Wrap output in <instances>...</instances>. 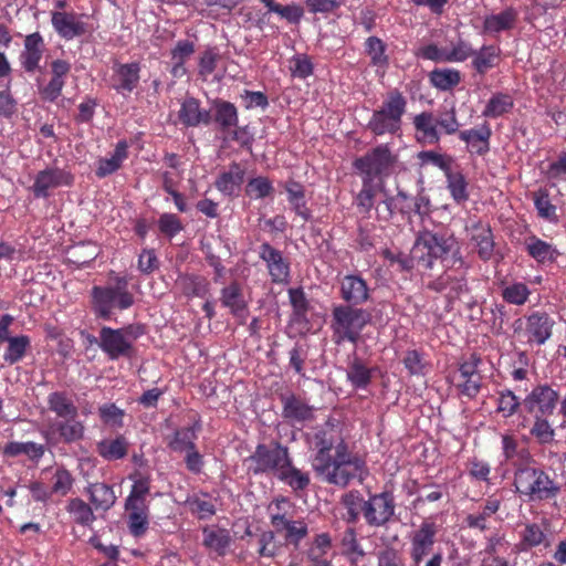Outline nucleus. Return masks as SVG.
Returning a JSON list of instances; mask_svg holds the SVG:
<instances>
[{"label":"nucleus","instance_id":"obj_1","mask_svg":"<svg viewBox=\"0 0 566 566\" xmlns=\"http://www.w3.org/2000/svg\"><path fill=\"white\" fill-rule=\"evenodd\" d=\"M306 442L314 452L312 469L323 482L344 489L352 481L363 483L368 476L365 455L354 451L331 421L306 433Z\"/></svg>","mask_w":566,"mask_h":566},{"label":"nucleus","instance_id":"obj_2","mask_svg":"<svg viewBox=\"0 0 566 566\" xmlns=\"http://www.w3.org/2000/svg\"><path fill=\"white\" fill-rule=\"evenodd\" d=\"M412 255L417 265L423 270H433L437 263L444 268H462L464 264L460 243L448 229L419 231Z\"/></svg>","mask_w":566,"mask_h":566},{"label":"nucleus","instance_id":"obj_3","mask_svg":"<svg viewBox=\"0 0 566 566\" xmlns=\"http://www.w3.org/2000/svg\"><path fill=\"white\" fill-rule=\"evenodd\" d=\"M115 285H94L91 289V310L97 319L111 321L114 310L126 311L135 304V296L128 290V279L116 276Z\"/></svg>","mask_w":566,"mask_h":566},{"label":"nucleus","instance_id":"obj_4","mask_svg":"<svg viewBox=\"0 0 566 566\" xmlns=\"http://www.w3.org/2000/svg\"><path fill=\"white\" fill-rule=\"evenodd\" d=\"M370 322V314L361 308L350 305L336 304L332 307L329 329L332 342L336 346L345 343L357 345L363 331Z\"/></svg>","mask_w":566,"mask_h":566},{"label":"nucleus","instance_id":"obj_5","mask_svg":"<svg viewBox=\"0 0 566 566\" xmlns=\"http://www.w3.org/2000/svg\"><path fill=\"white\" fill-rule=\"evenodd\" d=\"M407 104L406 96L399 90L389 91L379 108L373 112L367 129L376 136L400 135Z\"/></svg>","mask_w":566,"mask_h":566},{"label":"nucleus","instance_id":"obj_6","mask_svg":"<svg viewBox=\"0 0 566 566\" xmlns=\"http://www.w3.org/2000/svg\"><path fill=\"white\" fill-rule=\"evenodd\" d=\"M516 491L527 496L530 501H547L555 499L560 492V485L542 468L523 465L514 474Z\"/></svg>","mask_w":566,"mask_h":566},{"label":"nucleus","instance_id":"obj_7","mask_svg":"<svg viewBox=\"0 0 566 566\" xmlns=\"http://www.w3.org/2000/svg\"><path fill=\"white\" fill-rule=\"evenodd\" d=\"M291 459L287 447L279 441H272L269 444L259 443L247 461L251 463L249 470L254 475L274 474L277 478Z\"/></svg>","mask_w":566,"mask_h":566},{"label":"nucleus","instance_id":"obj_8","mask_svg":"<svg viewBox=\"0 0 566 566\" xmlns=\"http://www.w3.org/2000/svg\"><path fill=\"white\" fill-rule=\"evenodd\" d=\"M438 525L432 521H423L410 536L411 566H441L443 556L441 552L432 556L422 565L424 557L430 555L437 541Z\"/></svg>","mask_w":566,"mask_h":566},{"label":"nucleus","instance_id":"obj_9","mask_svg":"<svg viewBox=\"0 0 566 566\" xmlns=\"http://www.w3.org/2000/svg\"><path fill=\"white\" fill-rule=\"evenodd\" d=\"M395 161L396 157L388 145L381 144L356 158L353 167L358 171L361 180L384 184V178L390 174Z\"/></svg>","mask_w":566,"mask_h":566},{"label":"nucleus","instance_id":"obj_10","mask_svg":"<svg viewBox=\"0 0 566 566\" xmlns=\"http://www.w3.org/2000/svg\"><path fill=\"white\" fill-rule=\"evenodd\" d=\"M481 365L482 358L478 353L463 356L457 363V370L451 377V382L461 396L474 399L480 394L483 385Z\"/></svg>","mask_w":566,"mask_h":566},{"label":"nucleus","instance_id":"obj_11","mask_svg":"<svg viewBox=\"0 0 566 566\" xmlns=\"http://www.w3.org/2000/svg\"><path fill=\"white\" fill-rule=\"evenodd\" d=\"M91 19L92 17L86 13L74 11H53L51 14L54 31L66 41L93 33L96 27L91 22Z\"/></svg>","mask_w":566,"mask_h":566},{"label":"nucleus","instance_id":"obj_12","mask_svg":"<svg viewBox=\"0 0 566 566\" xmlns=\"http://www.w3.org/2000/svg\"><path fill=\"white\" fill-rule=\"evenodd\" d=\"M558 403V389L552 384L538 382L525 395L523 409L528 415L553 416Z\"/></svg>","mask_w":566,"mask_h":566},{"label":"nucleus","instance_id":"obj_13","mask_svg":"<svg viewBox=\"0 0 566 566\" xmlns=\"http://www.w3.org/2000/svg\"><path fill=\"white\" fill-rule=\"evenodd\" d=\"M396 512V502L392 492L369 493L365 501L364 520L370 527L387 525Z\"/></svg>","mask_w":566,"mask_h":566},{"label":"nucleus","instance_id":"obj_14","mask_svg":"<svg viewBox=\"0 0 566 566\" xmlns=\"http://www.w3.org/2000/svg\"><path fill=\"white\" fill-rule=\"evenodd\" d=\"M91 343H98L99 348L111 360H117L120 357L130 358L134 354V345L130 339H126L119 328L103 326L99 331L98 340L96 337H88Z\"/></svg>","mask_w":566,"mask_h":566},{"label":"nucleus","instance_id":"obj_15","mask_svg":"<svg viewBox=\"0 0 566 566\" xmlns=\"http://www.w3.org/2000/svg\"><path fill=\"white\" fill-rule=\"evenodd\" d=\"M451 269L452 268H447L444 272L428 281L426 284L428 290L434 293L444 294L449 303L459 300L462 295L470 292L467 272L463 271L455 274Z\"/></svg>","mask_w":566,"mask_h":566},{"label":"nucleus","instance_id":"obj_16","mask_svg":"<svg viewBox=\"0 0 566 566\" xmlns=\"http://www.w3.org/2000/svg\"><path fill=\"white\" fill-rule=\"evenodd\" d=\"M73 182L74 176L71 171L59 167H48L35 175L31 191L35 198L46 199L51 196L52 190L71 187Z\"/></svg>","mask_w":566,"mask_h":566},{"label":"nucleus","instance_id":"obj_17","mask_svg":"<svg viewBox=\"0 0 566 566\" xmlns=\"http://www.w3.org/2000/svg\"><path fill=\"white\" fill-rule=\"evenodd\" d=\"M554 318L544 311H535L525 316L524 336L528 345L542 346L553 335Z\"/></svg>","mask_w":566,"mask_h":566},{"label":"nucleus","instance_id":"obj_18","mask_svg":"<svg viewBox=\"0 0 566 566\" xmlns=\"http://www.w3.org/2000/svg\"><path fill=\"white\" fill-rule=\"evenodd\" d=\"M259 256L265 262L271 281L275 284H286L290 280V262L283 253L269 242H263L259 248Z\"/></svg>","mask_w":566,"mask_h":566},{"label":"nucleus","instance_id":"obj_19","mask_svg":"<svg viewBox=\"0 0 566 566\" xmlns=\"http://www.w3.org/2000/svg\"><path fill=\"white\" fill-rule=\"evenodd\" d=\"M112 87L119 94H130L140 82L142 64L138 61L128 63L114 62L112 66Z\"/></svg>","mask_w":566,"mask_h":566},{"label":"nucleus","instance_id":"obj_20","mask_svg":"<svg viewBox=\"0 0 566 566\" xmlns=\"http://www.w3.org/2000/svg\"><path fill=\"white\" fill-rule=\"evenodd\" d=\"M339 296L343 305L360 307L370 300V289L359 274H347L339 281Z\"/></svg>","mask_w":566,"mask_h":566},{"label":"nucleus","instance_id":"obj_21","mask_svg":"<svg viewBox=\"0 0 566 566\" xmlns=\"http://www.w3.org/2000/svg\"><path fill=\"white\" fill-rule=\"evenodd\" d=\"M270 523L276 534L282 535L286 545L298 547L301 542L308 535V526L304 520H292L285 514H272Z\"/></svg>","mask_w":566,"mask_h":566},{"label":"nucleus","instance_id":"obj_22","mask_svg":"<svg viewBox=\"0 0 566 566\" xmlns=\"http://www.w3.org/2000/svg\"><path fill=\"white\" fill-rule=\"evenodd\" d=\"M549 523L543 520L542 523H526L518 532V542L515 547L518 552H530L533 548L551 546L549 537L547 534Z\"/></svg>","mask_w":566,"mask_h":566},{"label":"nucleus","instance_id":"obj_23","mask_svg":"<svg viewBox=\"0 0 566 566\" xmlns=\"http://www.w3.org/2000/svg\"><path fill=\"white\" fill-rule=\"evenodd\" d=\"M45 51V43L40 32L25 35L23 50L19 55L21 67L27 73H34L40 67V62Z\"/></svg>","mask_w":566,"mask_h":566},{"label":"nucleus","instance_id":"obj_24","mask_svg":"<svg viewBox=\"0 0 566 566\" xmlns=\"http://www.w3.org/2000/svg\"><path fill=\"white\" fill-rule=\"evenodd\" d=\"M458 136L461 142L467 144L468 151L471 155L483 157L491 149L492 129L488 122L476 128L461 130Z\"/></svg>","mask_w":566,"mask_h":566},{"label":"nucleus","instance_id":"obj_25","mask_svg":"<svg viewBox=\"0 0 566 566\" xmlns=\"http://www.w3.org/2000/svg\"><path fill=\"white\" fill-rule=\"evenodd\" d=\"M178 118L186 127L209 125L211 122L210 111L201 108L200 101L193 96L184 98L178 111Z\"/></svg>","mask_w":566,"mask_h":566},{"label":"nucleus","instance_id":"obj_26","mask_svg":"<svg viewBox=\"0 0 566 566\" xmlns=\"http://www.w3.org/2000/svg\"><path fill=\"white\" fill-rule=\"evenodd\" d=\"M281 402L282 416L286 420L305 422L314 418V408L294 394L281 396Z\"/></svg>","mask_w":566,"mask_h":566},{"label":"nucleus","instance_id":"obj_27","mask_svg":"<svg viewBox=\"0 0 566 566\" xmlns=\"http://www.w3.org/2000/svg\"><path fill=\"white\" fill-rule=\"evenodd\" d=\"M471 241L476 247L478 256L486 262L494 254V235L489 223L476 221L471 226Z\"/></svg>","mask_w":566,"mask_h":566},{"label":"nucleus","instance_id":"obj_28","mask_svg":"<svg viewBox=\"0 0 566 566\" xmlns=\"http://www.w3.org/2000/svg\"><path fill=\"white\" fill-rule=\"evenodd\" d=\"M245 176V169L239 163H231L227 171L221 172L214 181L216 188L227 197L238 195Z\"/></svg>","mask_w":566,"mask_h":566},{"label":"nucleus","instance_id":"obj_29","mask_svg":"<svg viewBox=\"0 0 566 566\" xmlns=\"http://www.w3.org/2000/svg\"><path fill=\"white\" fill-rule=\"evenodd\" d=\"M175 286L187 298L205 297L210 291V283L205 276L189 273H180Z\"/></svg>","mask_w":566,"mask_h":566},{"label":"nucleus","instance_id":"obj_30","mask_svg":"<svg viewBox=\"0 0 566 566\" xmlns=\"http://www.w3.org/2000/svg\"><path fill=\"white\" fill-rule=\"evenodd\" d=\"M517 20V10L513 7H509L496 14L486 15L483 21V32L488 34H499L504 31H511L515 28Z\"/></svg>","mask_w":566,"mask_h":566},{"label":"nucleus","instance_id":"obj_31","mask_svg":"<svg viewBox=\"0 0 566 566\" xmlns=\"http://www.w3.org/2000/svg\"><path fill=\"white\" fill-rule=\"evenodd\" d=\"M417 138L423 144L434 145L440 140L437 117L431 112H421L413 118Z\"/></svg>","mask_w":566,"mask_h":566},{"label":"nucleus","instance_id":"obj_32","mask_svg":"<svg viewBox=\"0 0 566 566\" xmlns=\"http://www.w3.org/2000/svg\"><path fill=\"white\" fill-rule=\"evenodd\" d=\"M502 504V500L495 495L489 496L482 510L478 513L468 514L464 518V523L469 528L485 532L490 528L489 518L495 514Z\"/></svg>","mask_w":566,"mask_h":566},{"label":"nucleus","instance_id":"obj_33","mask_svg":"<svg viewBox=\"0 0 566 566\" xmlns=\"http://www.w3.org/2000/svg\"><path fill=\"white\" fill-rule=\"evenodd\" d=\"M129 442L123 436L105 438L96 443L97 454L106 461L122 460L128 454Z\"/></svg>","mask_w":566,"mask_h":566},{"label":"nucleus","instance_id":"obj_34","mask_svg":"<svg viewBox=\"0 0 566 566\" xmlns=\"http://www.w3.org/2000/svg\"><path fill=\"white\" fill-rule=\"evenodd\" d=\"M284 189L287 195V201L295 214L301 217L305 222L310 221L312 219V211L307 207L303 185L291 179L285 182Z\"/></svg>","mask_w":566,"mask_h":566},{"label":"nucleus","instance_id":"obj_35","mask_svg":"<svg viewBox=\"0 0 566 566\" xmlns=\"http://www.w3.org/2000/svg\"><path fill=\"white\" fill-rule=\"evenodd\" d=\"M86 493L96 511L111 510L117 500L114 488L103 482L90 483Z\"/></svg>","mask_w":566,"mask_h":566},{"label":"nucleus","instance_id":"obj_36","mask_svg":"<svg viewBox=\"0 0 566 566\" xmlns=\"http://www.w3.org/2000/svg\"><path fill=\"white\" fill-rule=\"evenodd\" d=\"M213 120L221 132L229 133L233 127L238 126L239 113L233 103L216 99L213 102Z\"/></svg>","mask_w":566,"mask_h":566},{"label":"nucleus","instance_id":"obj_37","mask_svg":"<svg viewBox=\"0 0 566 566\" xmlns=\"http://www.w3.org/2000/svg\"><path fill=\"white\" fill-rule=\"evenodd\" d=\"M532 200L539 219L553 224L559 222L557 206L553 203L549 190L547 188L541 187L533 191Z\"/></svg>","mask_w":566,"mask_h":566},{"label":"nucleus","instance_id":"obj_38","mask_svg":"<svg viewBox=\"0 0 566 566\" xmlns=\"http://www.w3.org/2000/svg\"><path fill=\"white\" fill-rule=\"evenodd\" d=\"M501 59V49L496 45H482L480 50L472 55V67L480 75H485L490 70L494 69Z\"/></svg>","mask_w":566,"mask_h":566},{"label":"nucleus","instance_id":"obj_39","mask_svg":"<svg viewBox=\"0 0 566 566\" xmlns=\"http://www.w3.org/2000/svg\"><path fill=\"white\" fill-rule=\"evenodd\" d=\"M525 250L531 258L542 264L554 262L559 254L553 244L539 239L535 234L525 239Z\"/></svg>","mask_w":566,"mask_h":566},{"label":"nucleus","instance_id":"obj_40","mask_svg":"<svg viewBox=\"0 0 566 566\" xmlns=\"http://www.w3.org/2000/svg\"><path fill=\"white\" fill-rule=\"evenodd\" d=\"M366 499L360 491L350 490L340 496V504L345 509L342 520L347 524H356L360 514L364 516V506Z\"/></svg>","mask_w":566,"mask_h":566},{"label":"nucleus","instance_id":"obj_41","mask_svg":"<svg viewBox=\"0 0 566 566\" xmlns=\"http://www.w3.org/2000/svg\"><path fill=\"white\" fill-rule=\"evenodd\" d=\"M60 440L65 444L78 442L84 439L85 426L77 417H70L57 421L54 426Z\"/></svg>","mask_w":566,"mask_h":566},{"label":"nucleus","instance_id":"obj_42","mask_svg":"<svg viewBox=\"0 0 566 566\" xmlns=\"http://www.w3.org/2000/svg\"><path fill=\"white\" fill-rule=\"evenodd\" d=\"M342 554L347 558L352 566H358V563L365 557L366 553L357 538V532L354 527H347L340 538Z\"/></svg>","mask_w":566,"mask_h":566},{"label":"nucleus","instance_id":"obj_43","mask_svg":"<svg viewBox=\"0 0 566 566\" xmlns=\"http://www.w3.org/2000/svg\"><path fill=\"white\" fill-rule=\"evenodd\" d=\"M332 548V537L328 533L317 534L307 551V558L313 566H331L327 553Z\"/></svg>","mask_w":566,"mask_h":566},{"label":"nucleus","instance_id":"obj_44","mask_svg":"<svg viewBox=\"0 0 566 566\" xmlns=\"http://www.w3.org/2000/svg\"><path fill=\"white\" fill-rule=\"evenodd\" d=\"M447 189L450 192L451 198L458 205H463L469 200L470 193L468 190L469 184L465 176L461 170H453L450 168L444 172Z\"/></svg>","mask_w":566,"mask_h":566},{"label":"nucleus","instance_id":"obj_45","mask_svg":"<svg viewBox=\"0 0 566 566\" xmlns=\"http://www.w3.org/2000/svg\"><path fill=\"white\" fill-rule=\"evenodd\" d=\"M203 541L202 544L208 549L214 551L219 556H224L232 538L226 528H211L205 526L202 528Z\"/></svg>","mask_w":566,"mask_h":566},{"label":"nucleus","instance_id":"obj_46","mask_svg":"<svg viewBox=\"0 0 566 566\" xmlns=\"http://www.w3.org/2000/svg\"><path fill=\"white\" fill-rule=\"evenodd\" d=\"M514 98L509 93L496 92L488 101L482 115L486 118H499L512 112Z\"/></svg>","mask_w":566,"mask_h":566},{"label":"nucleus","instance_id":"obj_47","mask_svg":"<svg viewBox=\"0 0 566 566\" xmlns=\"http://www.w3.org/2000/svg\"><path fill=\"white\" fill-rule=\"evenodd\" d=\"M199 423L177 429L168 442V447L175 452H187L196 447Z\"/></svg>","mask_w":566,"mask_h":566},{"label":"nucleus","instance_id":"obj_48","mask_svg":"<svg viewBox=\"0 0 566 566\" xmlns=\"http://www.w3.org/2000/svg\"><path fill=\"white\" fill-rule=\"evenodd\" d=\"M521 408H523V400L513 390L505 388L496 391L495 411L502 418H512Z\"/></svg>","mask_w":566,"mask_h":566},{"label":"nucleus","instance_id":"obj_49","mask_svg":"<svg viewBox=\"0 0 566 566\" xmlns=\"http://www.w3.org/2000/svg\"><path fill=\"white\" fill-rule=\"evenodd\" d=\"M49 410L54 412L56 417L66 419L77 417L78 410L74 402L64 391H53L48 396Z\"/></svg>","mask_w":566,"mask_h":566},{"label":"nucleus","instance_id":"obj_50","mask_svg":"<svg viewBox=\"0 0 566 566\" xmlns=\"http://www.w3.org/2000/svg\"><path fill=\"white\" fill-rule=\"evenodd\" d=\"M346 375L354 388L366 389L371 382L373 369L367 367L359 357H354L348 365Z\"/></svg>","mask_w":566,"mask_h":566},{"label":"nucleus","instance_id":"obj_51","mask_svg":"<svg viewBox=\"0 0 566 566\" xmlns=\"http://www.w3.org/2000/svg\"><path fill=\"white\" fill-rule=\"evenodd\" d=\"M220 302L230 313L248 306L243 289L237 281H232L229 285L221 289Z\"/></svg>","mask_w":566,"mask_h":566},{"label":"nucleus","instance_id":"obj_52","mask_svg":"<svg viewBox=\"0 0 566 566\" xmlns=\"http://www.w3.org/2000/svg\"><path fill=\"white\" fill-rule=\"evenodd\" d=\"M501 296L507 304L522 306L531 295L530 287L523 282L506 283L504 281L500 284Z\"/></svg>","mask_w":566,"mask_h":566},{"label":"nucleus","instance_id":"obj_53","mask_svg":"<svg viewBox=\"0 0 566 566\" xmlns=\"http://www.w3.org/2000/svg\"><path fill=\"white\" fill-rule=\"evenodd\" d=\"M533 418V424L530 429V434L539 444H549L555 439V429L553 428L549 418L552 416L530 415Z\"/></svg>","mask_w":566,"mask_h":566},{"label":"nucleus","instance_id":"obj_54","mask_svg":"<svg viewBox=\"0 0 566 566\" xmlns=\"http://www.w3.org/2000/svg\"><path fill=\"white\" fill-rule=\"evenodd\" d=\"M6 342L8 346L3 354V360L9 365L22 360L31 346V339L28 335L12 336Z\"/></svg>","mask_w":566,"mask_h":566},{"label":"nucleus","instance_id":"obj_55","mask_svg":"<svg viewBox=\"0 0 566 566\" xmlns=\"http://www.w3.org/2000/svg\"><path fill=\"white\" fill-rule=\"evenodd\" d=\"M361 189L355 198V203L360 212L369 214L371 211L377 193L384 188L382 182H370L361 180Z\"/></svg>","mask_w":566,"mask_h":566},{"label":"nucleus","instance_id":"obj_56","mask_svg":"<svg viewBox=\"0 0 566 566\" xmlns=\"http://www.w3.org/2000/svg\"><path fill=\"white\" fill-rule=\"evenodd\" d=\"M277 479L286 483L295 492L305 490L311 483L308 473L295 468L292 459L282 470L281 474H279Z\"/></svg>","mask_w":566,"mask_h":566},{"label":"nucleus","instance_id":"obj_57","mask_svg":"<svg viewBox=\"0 0 566 566\" xmlns=\"http://www.w3.org/2000/svg\"><path fill=\"white\" fill-rule=\"evenodd\" d=\"M430 83L440 91H450L461 82V73L454 69H436L431 71Z\"/></svg>","mask_w":566,"mask_h":566},{"label":"nucleus","instance_id":"obj_58","mask_svg":"<svg viewBox=\"0 0 566 566\" xmlns=\"http://www.w3.org/2000/svg\"><path fill=\"white\" fill-rule=\"evenodd\" d=\"M365 52L370 57V64L377 67H386L389 59L386 54V44L378 36H369L365 41Z\"/></svg>","mask_w":566,"mask_h":566},{"label":"nucleus","instance_id":"obj_59","mask_svg":"<svg viewBox=\"0 0 566 566\" xmlns=\"http://www.w3.org/2000/svg\"><path fill=\"white\" fill-rule=\"evenodd\" d=\"M221 54L217 46H208L198 57V75L207 80L217 69Z\"/></svg>","mask_w":566,"mask_h":566},{"label":"nucleus","instance_id":"obj_60","mask_svg":"<svg viewBox=\"0 0 566 566\" xmlns=\"http://www.w3.org/2000/svg\"><path fill=\"white\" fill-rule=\"evenodd\" d=\"M67 510L73 514L77 524L90 525L95 521V515L91 505L80 497L70 500Z\"/></svg>","mask_w":566,"mask_h":566},{"label":"nucleus","instance_id":"obj_61","mask_svg":"<svg viewBox=\"0 0 566 566\" xmlns=\"http://www.w3.org/2000/svg\"><path fill=\"white\" fill-rule=\"evenodd\" d=\"M467 470L473 481L491 484L492 468L488 461L472 457L467 462Z\"/></svg>","mask_w":566,"mask_h":566},{"label":"nucleus","instance_id":"obj_62","mask_svg":"<svg viewBox=\"0 0 566 566\" xmlns=\"http://www.w3.org/2000/svg\"><path fill=\"white\" fill-rule=\"evenodd\" d=\"M74 478L71 472L66 468L60 467L52 476L51 492L52 494L65 496L72 490Z\"/></svg>","mask_w":566,"mask_h":566},{"label":"nucleus","instance_id":"obj_63","mask_svg":"<svg viewBox=\"0 0 566 566\" xmlns=\"http://www.w3.org/2000/svg\"><path fill=\"white\" fill-rule=\"evenodd\" d=\"M245 191L251 198L263 199L271 196L274 188L268 177L259 176L249 180Z\"/></svg>","mask_w":566,"mask_h":566},{"label":"nucleus","instance_id":"obj_64","mask_svg":"<svg viewBox=\"0 0 566 566\" xmlns=\"http://www.w3.org/2000/svg\"><path fill=\"white\" fill-rule=\"evenodd\" d=\"M545 177L552 186L566 181V153H562L556 160L548 164Z\"/></svg>","mask_w":566,"mask_h":566}]
</instances>
